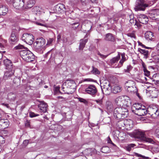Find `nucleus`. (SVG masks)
Listing matches in <instances>:
<instances>
[{"label": "nucleus", "instance_id": "1", "mask_svg": "<svg viewBox=\"0 0 159 159\" xmlns=\"http://www.w3.org/2000/svg\"><path fill=\"white\" fill-rule=\"evenodd\" d=\"M115 103L118 106L114 110L113 115L115 118L118 120L124 119L128 115V109L123 107V105L129 106L128 103H125V99L123 96H119L115 100Z\"/></svg>", "mask_w": 159, "mask_h": 159}, {"label": "nucleus", "instance_id": "2", "mask_svg": "<svg viewBox=\"0 0 159 159\" xmlns=\"http://www.w3.org/2000/svg\"><path fill=\"white\" fill-rule=\"evenodd\" d=\"M132 109L133 113L139 116H144L147 113V111L145 106L139 103L134 105Z\"/></svg>", "mask_w": 159, "mask_h": 159}, {"label": "nucleus", "instance_id": "3", "mask_svg": "<svg viewBox=\"0 0 159 159\" xmlns=\"http://www.w3.org/2000/svg\"><path fill=\"white\" fill-rule=\"evenodd\" d=\"M20 55L24 61L27 62L32 61L35 59L34 55L29 50H21L20 51Z\"/></svg>", "mask_w": 159, "mask_h": 159}, {"label": "nucleus", "instance_id": "4", "mask_svg": "<svg viewBox=\"0 0 159 159\" xmlns=\"http://www.w3.org/2000/svg\"><path fill=\"white\" fill-rule=\"evenodd\" d=\"M45 43L46 41L43 38H37L34 43V49L37 52H39L45 44Z\"/></svg>", "mask_w": 159, "mask_h": 159}, {"label": "nucleus", "instance_id": "5", "mask_svg": "<svg viewBox=\"0 0 159 159\" xmlns=\"http://www.w3.org/2000/svg\"><path fill=\"white\" fill-rule=\"evenodd\" d=\"M148 7V5L146 4L144 0H137L134 9L136 11H144Z\"/></svg>", "mask_w": 159, "mask_h": 159}, {"label": "nucleus", "instance_id": "6", "mask_svg": "<svg viewBox=\"0 0 159 159\" xmlns=\"http://www.w3.org/2000/svg\"><path fill=\"white\" fill-rule=\"evenodd\" d=\"M23 41L29 45H31L33 43L34 36L31 34L25 33L23 34L21 37Z\"/></svg>", "mask_w": 159, "mask_h": 159}, {"label": "nucleus", "instance_id": "7", "mask_svg": "<svg viewBox=\"0 0 159 159\" xmlns=\"http://www.w3.org/2000/svg\"><path fill=\"white\" fill-rule=\"evenodd\" d=\"M148 17L152 20H159V9L152 10L148 13Z\"/></svg>", "mask_w": 159, "mask_h": 159}, {"label": "nucleus", "instance_id": "8", "mask_svg": "<svg viewBox=\"0 0 159 159\" xmlns=\"http://www.w3.org/2000/svg\"><path fill=\"white\" fill-rule=\"evenodd\" d=\"M145 135L144 132L137 130L132 133L131 136L135 139L143 140L145 138Z\"/></svg>", "mask_w": 159, "mask_h": 159}, {"label": "nucleus", "instance_id": "9", "mask_svg": "<svg viewBox=\"0 0 159 159\" xmlns=\"http://www.w3.org/2000/svg\"><path fill=\"white\" fill-rule=\"evenodd\" d=\"M85 91L87 93L94 97L97 93V90L95 86L90 85L85 89Z\"/></svg>", "mask_w": 159, "mask_h": 159}, {"label": "nucleus", "instance_id": "10", "mask_svg": "<svg viewBox=\"0 0 159 159\" xmlns=\"http://www.w3.org/2000/svg\"><path fill=\"white\" fill-rule=\"evenodd\" d=\"M149 110L150 112V114L153 117H157L159 116V110L157 106H153L152 107H150Z\"/></svg>", "mask_w": 159, "mask_h": 159}, {"label": "nucleus", "instance_id": "11", "mask_svg": "<svg viewBox=\"0 0 159 159\" xmlns=\"http://www.w3.org/2000/svg\"><path fill=\"white\" fill-rule=\"evenodd\" d=\"M138 18L139 22L143 24L147 23L149 19L148 17L144 14H138Z\"/></svg>", "mask_w": 159, "mask_h": 159}, {"label": "nucleus", "instance_id": "12", "mask_svg": "<svg viewBox=\"0 0 159 159\" xmlns=\"http://www.w3.org/2000/svg\"><path fill=\"white\" fill-rule=\"evenodd\" d=\"M118 54H119L120 55V56H121V59L119 61V63L117 64V66L115 67L116 68L121 67L123 65L124 62L127 59V56L125 55V53L119 52Z\"/></svg>", "mask_w": 159, "mask_h": 159}, {"label": "nucleus", "instance_id": "13", "mask_svg": "<svg viewBox=\"0 0 159 159\" xmlns=\"http://www.w3.org/2000/svg\"><path fill=\"white\" fill-rule=\"evenodd\" d=\"M7 69L8 70L5 72L4 76V78L5 80H6L10 78L13 75L14 73L15 68H11V70H10V69Z\"/></svg>", "mask_w": 159, "mask_h": 159}, {"label": "nucleus", "instance_id": "14", "mask_svg": "<svg viewBox=\"0 0 159 159\" xmlns=\"http://www.w3.org/2000/svg\"><path fill=\"white\" fill-rule=\"evenodd\" d=\"M38 107L40 112L45 113L47 111L48 105L45 102H42L38 105Z\"/></svg>", "mask_w": 159, "mask_h": 159}, {"label": "nucleus", "instance_id": "15", "mask_svg": "<svg viewBox=\"0 0 159 159\" xmlns=\"http://www.w3.org/2000/svg\"><path fill=\"white\" fill-rule=\"evenodd\" d=\"M120 59V55L119 54H118L117 56L116 57H114L112 59H111L110 60V63L111 66H112L113 67H115L117 66V65L116 64V63H117L118 61Z\"/></svg>", "mask_w": 159, "mask_h": 159}, {"label": "nucleus", "instance_id": "16", "mask_svg": "<svg viewBox=\"0 0 159 159\" xmlns=\"http://www.w3.org/2000/svg\"><path fill=\"white\" fill-rule=\"evenodd\" d=\"M10 41L11 42H16L19 40L18 36L16 34V31H13L11 33L10 37Z\"/></svg>", "mask_w": 159, "mask_h": 159}, {"label": "nucleus", "instance_id": "17", "mask_svg": "<svg viewBox=\"0 0 159 159\" xmlns=\"http://www.w3.org/2000/svg\"><path fill=\"white\" fill-rule=\"evenodd\" d=\"M25 3V0H15L12 4H13L14 7L17 8L23 6Z\"/></svg>", "mask_w": 159, "mask_h": 159}, {"label": "nucleus", "instance_id": "18", "mask_svg": "<svg viewBox=\"0 0 159 159\" xmlns=\"http://www.w3.org/2000/svg\"><path fill=\"white\" fill-rule=\"evenodd\" d=\"M106 85H104V84H102V85L103 87V89L105 90V92L107 94H109L111 92H112V89L111 86L109 82L108 81L107 83H106Z\"/></svg>", "mask_w": 159, "mask_h": 159}, {"label": "nucleus", "instance_id": "19", "mask_svg": "<svg viewBox=\"0 0 159 159\" xmlns=\"http://www.w3.org/2000/svg\"><path fill=\"white\" fill-rule=\"evenodd\" d=\"M3 62L7 69L11 70V68H15L14 66H13L12 63L11 61L8 59H6L4 60Z\"/></svg>", "mask_w": 159, "mask_h": 159}, {"label": "nucleus", "instance_id": "20", "mask_svg": "<svg viewBox=\"0 0 159 159\" xmlns=\"http://www.w3.org/2000/svg\"><path fill=\"white\" fill-rule=\"evenodd\" d=\"M56 9L57 11L60 13H62L63 11H66V10L65 5L62 4H57L56 7Z\"/></svg>", "mask_w": 159, "mask_h": 159}, {"label": "nucleus", "instance_id": "21", "mask_svg": "<svg viewBox=\"0 0 159 159\" xmlns=\"http://www.w3.org/2000/svg\"><path fill=\"white\" fill-rule=\"evenodd\" d=\"M61 89L62 90L63 92L65 93H66L68 94H72V92L70 90L72 89L70 88H69L66 86V84H64V83L63 85L61 86Z\"/></svg>", "mask_w": 159, "mask_h": 159}, {"label": "nucleus", "instance_id": "22", "mask_svg": "<svg viewBox=\"0 0 159 159\" xmlns=\"http://www.w3.org/2000/svg\"><path fill=\"white\" fill-rule=\"evenodd\" d=\"M7 12V8L6 6L0 3V16L4 15Z\"/></svg>", "mask_w": 159, "mask_h": 159}, {"label": "nucleus", "instance_id": "23", "mask_svg": "<svg viewBox=\"0 0 159 159\" xmlns=\"http://www.w3.org/2000/svg\"><path fill=\"white\" fill-rule=\"evenodd\" d=\"M144 35L145 38L148 40H152L154 39L153 34L151 31L146 32Z\"/></svg>", "mask_w": 159, "mask_h": 159}, {"label": "nucleus", "instance_id": "24", "mask_svg": "<svg viewBox=\"0 0 159 159\" xmlns=\"http://www.w3.org/2000/svg\"><path fill=\"white\" fill-rule=\"evenodd\" d=\"M136 84V83L133 81L129 80L126 82L125 83V90L127 89L130 87L134 86Z\"/></svg>", "mask_w": 159, "mask_h": 159}, {"label": "nucleus", "instance_id": "25", "mask_svg": "<svg viewBox=\"0 0 159 159\" xmlns=\"http://www.w3.org/2000/svg\"><path fill=\"white\" fill-rule=\"evenodd\" d=\"M88 41L87 39L84 40L81 39L80 40L79 49L80 50H82L85 47L86 43Z\"/></svg>", "mask_w": 159, "mask_h": 159}, {"label": "nucleus", "instance_id": "26", "mask_svg": "<svg viewBox=\"0 0 159 159\" xmlns=\"http://www.w3.org/2000/svg\"><path fill=\"white\" fill-rule=\"evenodd\" d=\"M126 90L129 92L130 93H137V92L138 91V89H137V87L136 86V84L134 86H132V87H130L127 89Z\"/></svg>", "mask_w": 159, "mask_h": 159}, {"label": "nucleus", "instance_id": "27", "mask_svg": "<svg viewBox=\"0 0 159 159\" xmlns=\"http://www.w3.org/2000/svg\"><path fill=\"white\" fill-rule=\"evenodd\" d=\"M105 40L111 42H114L115 40L114 37L111 34L108 33L106 35Z\"/></svg>", "mask_w": 159, "mask_h": 159}, {"label": "nucleus", "instance_id": "28", "mask_svg": "<svg viewBox=\"0 0 159 159\" xmlns=\"http://www.w3.org/2000/svg\"><path fill=\"white\" fill-rule=\"evenodd\" d=\"M138 51L140 52V53L143 54L146 58L148 57V50L139 48Z\"/></svg>", "mask_w": 159, "mask_h": 159}, {"label": "nucleus", "instance_id": "29", "mask_svg": "<svg viewBox=\"0 0 159 159\" xmlns=\"http://www.w3.org/2000/svg\"><path fill=\"white\" fill-rule=\"evenodd\" d=\"M104 98L103 94H101V96L98 99L95 100L93 101L96 102L99 105H101L102 104L103 102V99Z\"/></svg>", "mask_w": 159, "mask_h": 159}, {"label": "nucleus", "instance_id": "30", "mask_svg": "<svg viewBox=\"0 0 159 159\" xmlns=\"http://www.w3.org/2000/svg\"><path fill=\"white\" fill-rule=\"evenodd\" d=\"M136 146V145L134 143L128 144L125 147V149L128 152H130L132 148Z\"/></svg>", "mask_w": 159, "mask_h": 159}, {"label": "nucleus", "instance_id": "31", "mask_svg": "<svg viewBox=\"0 0 159 159\" xmlns=\"http://www.w3.org/2000/svg\"><path fill=\"white\" fill-rule=\"evenodd\" d=\"M121 91V88L119 86H116L114 87L112 90V92L114 93H117L120 92Z\"/></svg>", "mask_w": 159, "mask_h": 159}, {"label": "nucleus", "instance_id": "32", "mask_svg": "<svg viewBox=\"0 0 159 159\" xmlns=\"http://www.w3.org/2000/svg\"><path fill=\"white\" fill-rule=\"evenodd\" d=\"M101 152L105 153H109L110 152V148L107 146L102 147L101 149Z\"/></svg>", "mask_w": 159, "mask_h": 159}, {"label": "nucleus", "instance_id": "33", "mask_svg": "<svg viewBox=\"0 0 159 159\" xmlns=\"http://www.w3.org/2000/svg\"><path fill=\"white\" fill-rule=\"evenodd\" d=\"M92 70L91 72L92 74L94 75H99L100 74V71L97 68L95 67L94 66H92Z\"/></svg>", "mask_w": 159, "mask_h": 159}, {"label": "nucleus", "instance_id": "34", "mask_svg": "<svg viewBox=\"0 0 159 159\" xmlns=\"http://www.w3.org/2000/svg\"><path fill=\"white\" fill-rule=\"evenodd\" d=\"M34 3V1L33 0H29L27 2V7L30 8L33 6Z\"/></svg>", "mask_w": 159, "mask_h": 159}, {"label": "nucleus", "instance_id": "35", "mask_svg": "<svg viewBox=\"0 0 159 159\" xmlns=\"http://www.w3.org/2000/svg\"><path fill=\"white\" fill-rule=\"evenodd\" d=\"M20 79L19 77H15L13 80V82L15 84L18 85L20 83Z\"/></svg>", "mask_w": 159, "mask_h": 159}, {"label": "nucleus", "instance_id": "36", "mask_svg": "<svg viewBox=\"0 0 159 159\" xmlns=\"http://www.w3.org/2000/svg\"><path fill=\"white\" fill-rule=\"evenodd\" d=\"M24 48V46L20 44L15 46L14 48L15 50H20Z\"/></svg>", "mask_w": 159, "mask_h": 159}, {"label": "nucleus", "instance_id": "37", "mask_svg": "<svg viewBox=\"0 0 159 159\" xmlns=\"http://www.w3.org/2000/svg\"><path fill=\"white\" fill-rule=\"evenodd\" d=\"M67 83V82L66 83ZM68 85L70 87H71L73 86H74L75 85V82L74 80H69L67 83ZM66 83H65L64 84H66Z\"/></svg>", "mask_w": 159, "mask_h": 159}, {"label": "nucleus", "instance_id": "38", "mask_svg": "<svg viewBox=\"0 0 159 159\" xmlns=\"http://www.w3.org/2000/svg\"><path fill=\"white\" fill-rule=\"evenodd\" d=\"M143 70L144 75L146 76H149L150 75V71H148L147 69L144 67L143 68Z\"/></svg>", "mask_w": 159, "mask_h": 159}, {"label": "nucleus", "instance_id": "39", "mask_svg": "<svg viewBox=\"0 0 159 159\" xmlns=\"http://www.w3.org/2000/svg\"><path fill=\"white\" fill-rule=\"evenodd\" d=\"M143 140H145L147 142H148L149 143H154V141L153 140L150 138H146L145 136V138L143 139Z\"/></svg>", "mask_w": 159, "mask_h": 159}, {"label": "nucleus", "instance_id": "40", "mask_svg": "<svg viewBox=\"0 0 159 159\" xmlns=\"http://www.w3.org/2000/svg\"><path fill=\"white\" fill-rule=\"evenodd\" d=\"M54 41L53 38H49L47 41L46 45H52L53 42Z\"/></svg>", "mask_w": 159, "mask_h": 159}, {"label": "nucleus", "instance_id": "41", "mask_svg": "<svg viewBox=\"0 0 159 159\" xmlns=\"http://www.w3.org/2000/svg\"><path fill=\"white\" fill-rule=\"evenodd\" d=\"M154 134L156 137L159 138V128H157L155 129Z\"/></svg>", "mask_w": 159, "mask_h": 159}, {"label": "nucleus", "instance_id": "42", "mask_svg": "<svg viewBox=\"0 0 159 159\" xmlns=\"http://www.w3.org/2000/svg\"><path fill=\"white\" fill-rule=\"evenodd\" d=\"M39 116V114H35L34 112H30L29 113V116L31 118L37 116Z\"/></svg>", "mask_w": 159, "mask_h": 159}, {"label": "nucleus", "instance_id": "43", "mask_svg": "<svg viewBox=\"0 0 159 159\" xmlns=\"http://www.w3.org/2000/svg\"><path fill=\"white\" fill-rule=\"evenodd\" d=\"M131 69L132 67L130 65H129L127 66L126 69H124V71L125 72H129Z\"/></svg>", "mask_w": 159, "mask_h": 159}, {"label": "nucleus", "instance_id": "44", "mask_svg": "<svg viewBox=\"0 0 159 159\" xmlns=\"http://www.w3.org/2000/svg\"><path fill=\"white\" fill-rule=\"evenodd\" d=\"M71 27L73 29H76L77 28L79 25V23H75L71 24Z\"/></svg>", "mask_w": 159, "mask_h": 159}, {"label": "nucleus", "instance_id": "45", "mask_svg": "<svg viewBox=\"0 0 159 159\" xmlns=\"http://www.w3.org/2000/svg\"><path fill=\"white\" fill-rule=\"evenodd\" d=\"M25 127H29L31 128V126L30 125V121L27 120L25 122Z\"/></svg>", "mask_w": 159, "mask_h": 159}, {"label": "nucleus", "instance_id": "46", "mask_svg": "<svg viewBox=\"0 0 159 159\" xmlns=\"http://www.w3.org/2000/svg\"><path fill=\"white\" fill-rule=\"evenodd\" d=\"M5 141L4 138L2 136L0 135V143L2 144H3L5 143Z\"/></svg>", "mask_w": 159, "mask_h": 159}, {"label": "nucleus", "instance_id": "47", "mask_svg": "<svg viewBox=\"0 0 159 159\" xmlns=\"http://www.w3.org/2000/svg\"><path fill=\"white\" fill-rule=\"evenodd\" d=\"M107 141L108 143L111 144L114 146H116V145L112 143L109 137H108Z\"/></svg>", "mask_w": 159, "mask_h": 159}, {"label": "nucleus", "instance_id": "48", "mask_svg": "<svg viewBox=\"0 0 159 159\" xmlns=\"http://www.w3.org/2000/svg\"><path fill=\"white\" fill-rule=\"evenodd\" d=\"M127 35L131 38H135V35L133 33H129L127 34Z\"/></svg>", "mask_w": 159, "mask_h": 159}, {"label": "nucleus", "instance_id": "49", "mask_svg": "<svg viewBox=\"0 0 159 159\" xmlns=\"http://www.w3.org/2000/svg\"><path fill=\"white\" fill-rule=\"evenodd\" d=\"M1 105H2L3 106H4V107H7V108L9 109L10 108V107L9 105V104H8L6 103H1Z\"/></svg>", "mask_w": 159, "mask_h": 159}, {"label": "nucleus", "instance_id": "50", "mask_svg": "<svg viewBox=\"0 0 159 159\" xmlns=\"http://www.w3.org/2000/svg\"><path fill=\"white\" fill-rule=\"evenodd\" d=\"M98 54L100 56V57L103 59H105L106 58L107 56L103 54H101L100 52H98Z\"/></svg>", "mask_w": 159, "mask_h": 159}, {"label": "nucleus", "instance_id": "51", "mask_svg": "<svg viewBox=\"0 0 159 159\" xmlns=\"http://www.w3.org/2000/svg\"><path fill=\"white\" fill-rule=\"evenodd\" d=\"M29 141L28 140H25L23 142V144L25 146H26L29 143Z\"/></svg>", "mask_w": 159, "mask_h": 159}, {"label": "nucleus", "instance_id": "52", "mask_svg": "<svg viewBox=\"0 0 159 159\" xmlns=\"http://www.w3.org/2000/svg\"><path fill=\"white\" fill-rule=\"evenodd\" d=\"M147 77H143V78H144V80H143V81L145 80V81H147V80L149 81L151 80V78L149 76H147Z\"/></svg>", "mask_w": 159, "mask_h": 159}, {"label": "nucleus", "instance_id": "53", "mask_svg": "<svg viewBox=\"0 0 159 159\" xmlns=\"http://www.w3.org/2000/svg\"><path fill=\"white\" fill-rule=\"evenodd\" d=\"M134 25H135L137 26L138 28H139L141 26V25L136 20H135V24Z\"/></svg>", "mask_w": 159, "mask_h": 159}, {"label": "nucleus", "instance_id": "54", "mask_svg": "<svg viewBox=\"0 0 159 159\" xmlns=\"http://www.w3.org/2000/svg\"><path fill=\"white\" fill-rule=\"evenodd\" d=\"M57 41L58 42H59L61 40V34H58V35L57 36Z\"/></svg>", "mask_w": 159, "mask_h": 159}, {"label": "nucleus", "instance_id": "55", "mask_svg": "<svg viewBox=\"0 0 159 159\" xmlns=\"http://www.w3.org/2000/svg\"><path fill=\"white\" fill-rule=\"evenodd\" d=\"M36 24L37 25H39L40 26H43L45 27H46L47 25H46V24H42L41 23H39L38 22H36Z\"/></svg>", "mask_w": 159, "mask_h": 159}, {"label": "nucleus", "instance_id": "56", "mask_svg": "<svg viewBox=\"0 0 159 159\" xmlns=\"http://www.w3.org/2000/svg\"><path fill=\"white\" fill-rule=\"evenodd\" d=\"M62 40L63 41V43H66L67 42V39L66 38H65L64 37H63L62 39Z\"/></svg>", "mask_w": 159, "mask_h": 159}, {"label": "nucleus", "instance_id": "57", "mask_svg": "<svg viewBox=\"0 0 159 159\" xmlns=\"http://www.w3.org/2000/svg\"><path fill=\"white\" fill-rule=\"evenodd\" d=\"M8 3H9L10 4H12L14 1L15 0H5Z\"/></svg>", "mask_w": 159, "mask_h": 159}, {"label": "nucleus", "instance_id": "58", "mask_svg": "<svg viewBox=\"0 0 159 159\" xmlns=\"http://www.w3.org/2000/svg\"><path fill=\"white\" fill-rule=\"evenodd\" d=\"M78 0H70V2L71 3L75 4L78 2Z\"/></svg>", "mask_w": 159, "mask_h": 159}, {"label": "nucleus", "instance_id": "59", "mask_svg": "<svg viewBox=\"0 0 159 159\" xmlns=\"http://www.w3.org/2000/svg\"><path fill=\"white\" fill-rule=\"evenodd\" d=\"M134 15L132 14H131L130 15H129V16L128 17V19H134Z\"/></svg>", "mask_w": 159, "mask_h": 159}, {"label": "nucleus", "instance_id": "60", "mask_svg": "<svg viewBox=\"0 0 159 159\" xmlns=\"http://www.w3.org/2000/svg\"><path fill=\"white\" fill-rule=\"evenodd\" d=\"M129 22L131 24H134V23L135 24L134 19H129Z\"/></svg>", "mask_w": 159, "mask_h": 159}, {"label": "nucleus", "instance_id": "61", "mask_svg": "<svg viewBox=\"0 0 159 159\" xmlns=\"http://www.w3.org/2000/svg\"><path fill=\"white\" fill-rule=\"evenodd\" d=\"M135 155L136 156H137L138 157H142V155H141L140 154H139V153H135Z\"/></svg>", "mask_w": 159, "mask_h": 159}, {"label": "nucleus", "instance_id": "62", "mask_svg": "<svg viewBox=\"0 0 159 159\" xmlns=\"http://www.w3.org/2000/svg\"><path fill=\"white\" fill-rule=\"evenodd\" d=\"M143 159H149V158L148 157H145L144 156L142 155L141 157Z\"/></svg>", "mask_w": 159, "mask_h": 159}, {"label": "nucleus", "instance_id": "63", "mask_svg": "<svg viewBox=\"0 0 159 159\" xmlns=\"http://www.w3.org/2000/svg\"><path fill=\"white\" fill-rule=\"evenodd\" d=\"M101 40L100 39H96L95 40V42L98 43L99 41Z\"/></svg>", "mask_w": 159, "mask_h": 159}, {"label": "nucleus", "instance_id": "64", "mask_svg": "<svg viewBox=\"0 0 159 159\" xmlns=\"http://www.w3.org/2000/svg\"><path fill=\"white\" fill-rule=\"evenodd\" d=\"M89 36V34H86L84 38L83 39L85 40V39H87L88 40V39L87 38Z\"/></svg>", "mask_w": 159, "mask_h": 159}]
</instances>
